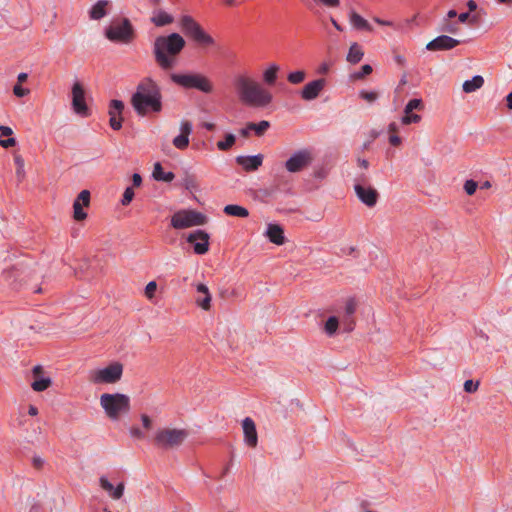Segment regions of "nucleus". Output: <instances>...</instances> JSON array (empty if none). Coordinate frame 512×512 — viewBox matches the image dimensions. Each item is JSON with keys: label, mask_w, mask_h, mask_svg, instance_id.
I'll return each mask as SVG.
<instances>
[{"label": "nucleus", "mask_w": 512, "mask_h": 512, "mask_svg": "<svg viewBox=\"0 0 512 512\" xmlns=\"http://www.w3.org/2000/svg\"><path fill=\"white\" fill-rule=\"evenodd\" d=\"M339 327V319L336 316H330L324 326V331L328 336H333Z\"/></svg>", "instance_id": "nucleus-35"}, {"label": "nucleus", "mask_w": 512, "mask_h": 512, "mask_svg": "<svg viewBox=\"0 0 512 512\" xmlns=\"http://www.w3.org/2000/svg\"><path fill=\"white\" fill-rule=\"evenodd\" d=\"M109 125L113 130H120L122 128V117L117 118L115 115H110Z\"/></svg>", "instance_id": "nucleus-50"}, {"label": "nucleus", "mask_w": 512, "mask_h": 512, "mask_svg": "<svg viewBox=\"0 0 512 512\" xmlns=\"http://www.w3.org/2000/svg\"><path fill=\"white\" fill-rule=\"evenodd\" d=\"M402 142V139L400 136L396 135V134H392L390 135L389 137V143L392 145V146H399Z\"/></svg>", "instance_id": "nucleus-59"}, {"label": "nucleus", "mask_w": 512, "mask_h": 512, "mask_svg": "<svg viewBox=\"0 0 512 512\" xmlns=\"http://www.w3.org/2000/svg\"><path fill=\"white\" fill-rule=\"evenodd\" d=\"M130 434L132 437L136 439H143L145 437L144 432L137 426H133L130 428Z\"/></svg>", "instance_id": "nucleus-56"}, {"label": "nucleus", "mask_w": 512, "mask_h": 512, "mask_svg": "<svg viewBox=\"0 0 512 512\" xmlns=\"http://www.w3.org/2000/svg\"><path fill=\"white\" fill-rule=\"evenodd\" d=\"M402 124L404 125H410L413 123H419L421 121V116L419 114L410 112L408 114L404 113V116L401 119Z\"/></svg>", "instance_id": "nucleus-43"}, {"label": "nucleus", "mask_w": 512, "mask_h": 512, "mask_svg": "<svg viewBox=\"0 0 512 512\" xmlns=\"http://www.w3.org/2000/svg\"><path fill=\"white\" fill-rule=\"evenodd\" d=\"M477 188L478 183L473 179L466 180L464 183V191L469 196L473 195L476 192Z\"/></svg>", "instance_id": "nucleus-45"}, {"label": "nucleus", "mask_w": 512, "mask_h": 512, "mask_svg": "<svg viewBox=\"0 0 512 512\" xmlns=\"http://www.w3.org/2000/svg\"><path fill=\"white\" fill-rule=\"evenodd\" d=\"M172 143L177 149L184 150L189 145V137L179 134L173 139Z\"/></svg>", "instance_id": "nucleus-41"}, {"label": "nucleus", "mask_w": 512, "mask_h": 512, "mask_svg": "<svg viewBox=\"0 0 512 512\" xmlns=\"http://www.w3.org/2000/svg\"><path fill=\"white\" fill-rule=\"evenodd\" d=\"M134 195H135V193H134L133 188L132 187H127L125 189L124 193H123V196H122V199H121V204L123 206L129 205L132 202V200L134 198Z\"/></svg>", "instance_id": "nucleus-44"}, {"label": "nucleus", "mask_w": 512, "mask_h": 512, "mask_svg": "<svg viewBox=\"0 0 512 512\" xmlns=\"http://www.w3.org/2000/svg\"><path fill=\"white\" fill-rule=\"evenodd\" d=\"M240 101L249 107L265 108L273 100L272 94L247 75H237L233 80Z\"/></svg>", "instance_id": "nucleus-2"}, {"label": "nucleus", "mask_w": 512, "mask_h": 512, "mask_svg": "<svg viewBox=\"0 0 512 512\" xmlns=\"http://www.w3.org/2000/svg\"><path fill=\"white\" fill-rule=\"evenodd\" d=\"M242 428L244 433V442L247 446L255 448L258 444V435L255 422L252 418L246 417L242 421Z\"/></svg>", "instance_id": "nucleus-19"}, {"label": "nucleus", "mask_w": 512, "mask_h": 512, "mask_svg": "<svg viewBox=\"0 0 512 512\" xmlns=\"http://www.w3.org/2000/svg\"><path fill=\"white\" fill-rule=\"evenodd\" d=\"M342 324H343V329L345 332L353 331V329L355 327V321H354L353 316L349 317V318H347V316H343Z\"/></svg>", "instance_id": "nucleus-49"}, {"label": "nucleus", "mask_w": 512, "mask_h": 512, "mask_svg": "<svg viewBox=\"0 0 512 512\" xmlns=\"http://www.w3.org/2000/svg\"><path fill=\"white\" fill-rule=\"evenodd\" d=\"M142 184V177L139 173H134L132 175V185L134 187H139Z\"/></svg>", "instance_id": "nucleus-62"}, {"label": "nucleus", "mask_w": 512, "mask_h": 512, "mask_svg": "<svg viewBox=\"0 0 512 512\" xmlns=\"http://www.w3.org/2000/svg\"><path fill=\"white\" fill-rule=\"evenodd\" d=\"M325 85L326 80L324 78H319L307 83L301 90L302 99L306 101L316 99L320 92L324 89Z\"/></svg>", "instance_id": "nucleus-17"}, {"label": "nucleus", "mask_w": 512, "mask_h": 512, "mask_svg": "<svg viewBox=\"0 0 512 512\" xmlns=\"http://www.w3.org/2000/svg\"><path fill=\"white\" fill-rule=\"evenodd\" d=\"M44 459H42L40 456H34L32 458V465L35 469H41L44 465Z\"/></svg>", "instance_id": "nucleus-57"}, {"label": "nucleus", "mask_w": 512, "mask_h": 512, "mask_svg": "<svg viewBox=\"0 0 512 512\" xmlns=\"http://www.w3.org/2000/svg\"><path fill=\"white\" fill-rule=\"evenodd\" d=\"M14 162L16 165V175L18 177L24 176V159L21 155H15L14 156Z\"/></svg>", "instance_id": "nucleus-46"}, {"label": "nucleus", "mask_w": 512, "mask_h": 512, "mask_svg": "<svg viewBox=\"0 0 512 512\" xmlns=\"http://www.w3.org/2000/svg\"><path fill=\"white\" fill-rule=\"evenodd\" d=\"M484 84V78L481 75H475L470 80H466L463 85V91L465 93H472L480 89Z\"/></svg>", "instance_id": "nucleus-31"}, {"label": "nucleus", "mask_w": 512, "mask_h": 512, "mask_svg": "<svg viewBox=\"0 0 512 512\" xmlns=\"http://www.w3.org/2000/svg\"><path fill=\"white\" fill-rule=\"evenodd\" d=\"M16 143V139L12 137H9L7 139H0V146L5 149L15 146Z\"/></svg>", "instance_id": "nucleus-55"}, {"label": "nucleus", "mask_w": 512, "mask_h": 512, "mask_svg": "<svg viewBox=\"0 0 512 512\" xmlns=\"http://www.w3.org/2000/svg\"><path fill=\"white\" fill-rule=\"evenodd\" d=\"M193 126L189 121H182L180 125V134L185 135L187 137L192 133Z\"/></svg>", "instance_id": "nucleus-51"}, {"label": "nucleus", "mask_w": 512, "mask_h": 512, "mask_svg": "<svg viewBox=\"0 0 512 512\" xmlns=\"http://www.w3.org/2000/svg\"><path fill=\"white\" fill-rule=\"evenodd\" d=\"M141 421H142V425L145 429H150L151 426H152V421L150 419V417L146 414H142L141 415Z\"/></svg>", "instance_id": "nucleus-58"}, {"label": "nucleus", "mask_w": 512, "mask_h": 512, "mask_svg": "<svg viewBox=\"0 0 512 512\" xmlns=\"http://www.w3.org/2000/svg\"><path fill=\"white\" fill-rule=\"evenodd\" d=\"M152 176L156 181H163V182H171L175 178L174 173L171 171L165 172L163 170L161 163H159V162L154 164Z\"/></svg>", "instance_id": "nucleus-28"}, {"label": "nucleus", "mask_w": 512, "mask_h": 512, "mask_svg": "<svg viewBox=\"0 0 512 512\" xmlns=\"http://www.w3.org/2000/svg\"><path fill=\"white\" fill-rule=\"evenodd\" d=\"M174 18L172 15L168 14L164 10H158L154 12V15L151 18V22L157 27H164L173 23Z\"/></svg>", "instance_id": "nucleus-26"}, {"label": "nucleus", "mask_w": 512, "mask_h": 512, "mask_svg": "<svg viewBox=\"0 0 512 512\" xmlns=\"http://www.w3.org/2000/svg\"><path fill=\"white\" fill-rule=\"evenodd\" d=\"M130 102L138 116L158 114L163 110L161 88L151 77H145L138 83Z\"/></svg>", "instance_id": "nucleus-1"}, {"label": "nucleus", "mask_w": 512, "mask_h": 512, "mask_svg": "<svg viewBox=\"0 0 512 512\" xmlns=\"http://www.w3.org/2000/svg\"><path fill=\"white\" fill-rule=\"evenodd\" d=\"M223 212L228 216L246 218L249 216V211L237 204H228L224 207Z\"/></svg>", "instance_id": "nucleus-30"}, {"label": "nucleus", "mask_w": 512, "mask_h": 512, "mask_svg": "<svg viewBox=\"0 0 512 512\" xmlns=\"http://www.w3.org/2000/svg\"><path fill=\"white\" fill-rule=\"evenodd\" d=\"M424 109V103L422 99L420 98H414L408 101V103L405 105L404 113L408 114L410 112H413L414 110H423Z\"/></svg>", "instance_id": "nucleus-37"}, {"label": "nucleus", "mask_w": 512, "mask_h": 512, "mask_svg": "<svg viewBox=\"0 0 512 512\" xmlns=\"http://www.w3.org/2000/svg\"><path fill=\"white\" fill-rule=\"evenodd\" d=\"M264 156L262 154L256 155H239L236 157L235 161L238 165H240L246 172H253L259 169L262 166Z\"/></svg>", "instance_id": "nucleus-18"}, {"label": "nucleus", "mask_w": 512, "mask_h": 512, "mask_svg": "<svg viewBox=\"0 0 512 512\" xmlns=\"http://www.w3.org/2000/svg\"><path fill=\"white\" fill-rule=\"evenodd\" d=\"M466 6L468 8V12L476 11L478 8V4L474 0H468Z\"/></svg>", "instance_id": "nucleus-64"}, {"label": "nucleus", "mask_w": 512, "mask_h": 512, "mask_svg": "<svg viewBox=\"0 0 512 512\" xmlns=\"http://www.w3.org/2000/svg\"><path fill=\"white\" fill-rule=\"evenodd\" d=\"M122 375L123 365L115 361L105 368L90 371L89 381L93 384H114L121 379Z\"/></svg>", "instance_id": "nucleus-10"}, {"label": "nucleus", "mask_w": 512, "mask_h": 512, "mask_svg": "<svg viewBox=\"0 0 512 512\" xmlns=\"http://www.w3.org/2000/svg\"><path fill=\"white\" fill-rule=\"evenodd\" d=\"M13 93L15 96L22 98L30 93V90L22 87L19 83L13 87Z\"/></svg>", "instance_id": "nucleus-53"}, {"label": "nucleus", "mask_w": 512, "mask_h": 512, "mask_svg": "<svg viewBox=\"0 0 512 512\" xmlns=\"http://www.w3.org/2000/svg\"><path fill=\"white\" fill-rule=\"evenodd\" d=\"M186 45L179 33L158 36L153 44L155 62L162 70H170L176 65V59Z\"/></svg>", "instance_id": "nucleus-3"}, {"label": "nucleus", "mask_w": 512, "mask_h": 512, "mask_svg": "<svg viewBox=\"0 0 512 512\" xmlns=\"http://www.w3.org/2000/svg\"><path fill=\"white\" fill-rule=\"evenodd\" d=\"M359 96H360V98L366 100L367 102L372 103L377 100L378 93L375 91L361 90L359 93Z\"/></svg>", "instance_id": "nucleus-47"}, {"label": "nucleus", "mask_w": 512, "mask_h": 512, "mask_svg": "<svg viewBox=\"0 0 512 512\" xmlns=\"http://www.w3.org/2000/svg\"><path fill=\"white\" fill-rule=\"evenodd\" d=\"M170 79L173 83L184 89H196L202 93L210 94L213 92V84L208 77L201 73H172Z\"/></svg>", "instance_id": "nucleus-6"}, {"label": "nucleus", "mask_w": 512, "mask_h": 512, "mask_svg": "<svg viewBox=\"0 0 512 512\" xmlns=\"http://www.w3.org/2000/svg\"><path fill=\"white\" fill-rule=\"evenodd\" d=\"M29 274L28 267L22 263L15 264L2 272L4 280L14 290H19L23 286Z\"/></svg>", "instance_id": "nucleus-11"}, {"label": "nucleus", "mask_w": 512, "mask_h": 512, "mask_svg": "<svg viewBox=\"0 0 512 512\" xmlns=\"http://www.w3.org/2000/svg\"><path fill=\"white\" fill-rule=\"evenodd\" d=\"M479 382H473V380H466L464 382V391L467 393H474L477 391Z\"/></svg>", "instance_id": "nucleus-52"}, {"label": "nucleus", "mask_w": 512, "mask_h": 512, "mask_svg": "<svg viewBox=\"0 0 512 512\" xmlns=\"http://www.w3.org/2000/svg\"><path fill=\"white\" fill-rule=\"evenodd\" d=\"M90 198H91L90 192L88 190H82L78 194V196L76 197L75 200L82 203L84 206L88 207L90 204Z\"/></svg>", "instance_id": "nucleus-48"}, {"label": "nucleus", "mask_w": 512, "mask_h": 512, "mask_svg": "<svg viewBox=\"0 0 512 512\" xmlns=\"http://www.w3.org/2000/svg\"><path fill=\"white\" fill-rule=\"evenodd\" d=\"M124 110V103L121 100L113 99L110 102L109 106V115H119L121 116L122 112Z\"/></svg>", "instance_id": "nucleus-39"}, {"label": "nucleus", "mask_w": 512, "mask_h": 512, "mask_svg": "<svg viewBox=\"0 0 512 512\" xmlns=\"http://www.w3.org/2000/svg\"><path fill=\"white\" fill-rule=\"evenodd\" d=\"M99 483L101 488L105 490L109 494V496L114 500L120 499L124 494V482H120L117 486L114 487L113 484L105 476H101L99 479Z\"/></svg>", "instance_id": "nucleus-20"}, {"label": "nucleus", "mask_w": 512, "mask_h": 512, "mask_svg": "<svg viewBox=\"0 0 512 512\" xmlns=\"http://www.w3.org/2000/svg\"><path fill=\"white\" fill-rule=\"evenodd\" d=\"M363 56L364 51L362 47L357 42H354L349 48L346 60L351 64H357L362 60Z\"/></svg>", "instance_id": "nucleus-27"}, {"label": "nucleus", "mask_w": 512, "mask_h": 512, "mask_svg": "<svg viewBox=\"0 0 512 512\" xmlns=\"http://www.w3.org/2000/svg\"><path fill=\"white\" fill-rule=\"evenodd\" d=\"M0 133L2 136L9 137L13 134V130L8 126L0 125Z\"/></svg>", "instance_id": "nucleus-63"}, {"label": "nucleus", "mask_w": 512, "mask_h": 512, "mask_svg": "<svg viewBox=\"0 0 512 512\" xmlns=\"http://www.w3.org/2000/svg\"><path fill=\"white\" fill-rule=\"evenodd\" d=\"M313 160L309 149H300L294 152L285 162L284 166L290 173H298L307 168Z\"/></svg>", "instance_id": "nucleus-12"}, {"label": "nucleus", "mask_w": 512, "mask_h": 512, "mask_svg": "<svg viewBox=\"0 0 512 512\" xmlns=\"http://www.w3.org/2000/svg\"><path fill=\"white\" fill-rule=\"evenodd\" d=\"M196 291L199 294H204V297H197L195 299L196 304L203 310L208 311L211 307V299H212L208 287L203 283H199L196 286Z\"/></svg>", "instance_id": "nucleus-23"}, {"label": "nucleus", "mask_w": 512, "mask_h": 512, "mask_svg": "<svg viewBox=\"0 0 512 512\" xmlns=\"http://www.w3.org/2000/svg\"><path fill=\"white\" fill-rule=\"evenodd\" d=\"M72 108L74 112L81 117H89L91 115L85 101V90L83 85L76 81L72 86Z\"/></svg>", "instance_id": "nucleus-13"}, {"label": "nucleus", "mask_w": 512, "mask_h": 512, "mask_svg": "<svg viewBox=\"0 0 512 512\" xmlns=\"http://www.w3.org/2000/svg\"><path fill=\"white\" fill-rule=\"evenodd\" d=\"M373 20H374L375 23H377L379 25L394 27V23L392 21L383 20V19H381L379 17H374Z\"/></svg>", "instance_id": "nucleus-61"}, {"label": "nucleus", "mask_w": 512, "mask_h": 512, "mask_svg": "<svg viewBox=\"0 0 512 512\" xmlns=\"http://www.w3.org/2000/svg\"><path fill=\"white\" fill-rule=\"evenodd\" d=\"M85 206L78 202L77 200H74V203H73V218L76 220V221H83L84 219L87 218V213L84 211V208Z\"/></svg>", "instance_id": "nucleus-36"}, {"label": "nucleus", "mask_w": 512, "mask_h": 512, "mask_svg": "<svg viewBox=\"0 0 512 512\" xmlns=\"http://www.w3.org/2000/svg\"><path fill=\"white\" fill-rule=\"evenodd\" d=\"M304 79H305V72L302 70L290 72L287 76V80L292 84H299V83L303 82Z\"/></svg>", "instance_id": "nucleus-42"}, {"label": "nucleus", "mask_w": 512, "mask_h": 512, "mask_svg": "<svg viewBox=\"0 0 512 512\" xmlns=\"http://www.w3.org/2000/svg\"><path fill=\"white\" fill-rule=\"evenodd\" d=\"M182 32L197 45L210 47L215 45L214 38L190 15H183L180 19Z\"/></svg>", "instance_id": "nucleus-5"}, {"label": "nucleus", "mask_w": 512, "mask_h": 512, "mask_svg": "<svg viewBox=\"0 0 512 512\" xmlns=\"http://www.w3.org/2000/svg\"><path fill=\"white\" fill-rule=\"evenodd\" d=\"M437 30L442 33L456 35L460 31L458 22L448 21V18H442Z\"/></svg>", "instance_id": "nucleus-29"}, {"label": "nucleus", "mask_w": 512, "mask_h": 512, "mask_svg": "<svg viewBox=\"0 0 512 512\" xmlns=\"http://www.w3.org/2000/svg\"><path fill=\"white\" fill-rule=\"evenodd\" d=\"M265 235L271 243L276 245L285 243L284 230L279 224L269 223Z\"/></svg>", "instance_id": "nucleus-22"}, {"label": "nucleus", "mask_w": 512, "mask_h": 512, "mask_svg": "<svg viewBox=\"0 0 512 512\" xmlns=\"http://www.w3.org/2000/svg\"><path fill=\"white\" fill-rule=\"evenodd\" d=\"M209 234L201 229L191 232L186 241L193 245V251L197 255H204L209 250Z\"/></svg>", "instance_id": "nucleus-15"}, {"label": "nucleus", "mask_w": 512, "mask_h": 512, "mask_svg": "<svg viewBox=\"0 0 512 512\" xmlns=\"http://www.w3.org/2000/svg\"><path fill=\"white\" fill-rule=\"evenodd\" d=\"M42 371L43 369L40 365H36L32 370L35 380L32 382L31 386L32 389L37 392L45 391L52 384V381L49 377H39Z\"/></svg>", "instance_id": "nucleus-21"}, {"label": "nucleus", "mask_w": 512, "mask_h": 512, "mask_svg": "<svg viewBox=\"0 0 512 512\" xmlns=\"http://www.w3.org/2000/svg\"><path fill=\"white\" fill-rule=\"evenodd\" d=\"M373 71V68L370 64H364L359 71L354 72L351 74V78L353 80H361L364 79L366 76L370 75Z\"/></svg>", "instance_id": "nucleus-38"}, {"label": "nucleus", "mask_w": 512, "mask_h": 512, "mask_svg": "<svg viewBox=\"0 0 512 512\" xmlns=\"http://www.w3.org/2000/svg\"><path fill=\"white\" fill-rule=\"evenodd\" d=\"M470 12H462L458 14V24L459 23H469Z\"/></svg>", "instance_id": "nucleus-60"}, {"label": "nucleus", "mask_w": 512, "mask_h": 512, "mask_svg": "<svg viewBox=\"0 0 512 512\" xmlns=\"http://www.w3.org/2000/svg\"><path fill=\"white\" fill-rule=\"evenodd\" d=\"M100 405L106 415L112 420L119 419L121 415L128 414L131 410L129 396L122 393L102 394L100 397Z\"/></svg>", "instance_id": "nucleus-4"}, {"label": "nucleus", "mask_w": 512, "mask_h": 512, "mask_svg": "<svg viewBox=\"0 0 512 512\" xmlns=\"http://www.w3.org/2000/svg\"><path fill=\"white\" fill-rule=\"evenodd\" d=\"M157 289V284L155 281H150L146 287H145V295L147 298L151 299L154 294H155V291Z\"/></svg>", "instance_id": "nucleus-54"}, {"label": "nucleus", "mask_w": 512, "mask_h": 512, "mask_svg": "<svg viewBox=\"0 0 512 512\" xmlns=\"http://www.w3.org/2000/svg\"><path fill=\"white\" fill-rule=\"evenodd\" d=\"M188 437V431L177 428L159 429L153 438L154 445L162 450H172L180 447Z\"/></svg>", "instance_id": "nucleus-7"}, {"label": "nucleus", "mask_w": 512, "mask_h": 512, "mask_svg": "<svg viewBox=\"0 0 512 512\" xmlns=\"http://www.w3.org/2000/svg\"><path fill=\"white\" fill-rule=\"evenodd\" d=\"M365 176L362 175L359 182L354 185L355 193L358 199L368 207H374L379 198V193L371 186H364Z\"/></svg>", "instance_id": "nucleus-14"}, {"label": "nucleus", "mask_w": 512, "mask_h": 512, "mask_svg": "<svg viewBox=\"0 0 512 512\" xmlns=\"http://www.w3.org/2000/svg\"><path fill=\"white\" fill-rule=\"evenodd\" d=\"M349 19L354 29L359 31L373 32V27L371 24L356 11L352 10L350 12Z\"/></svg>", "instance_id": "nucleus-24"}, {"label": "nucleus", "mask_w": 512, "mask_h": 512, "mask_svg": "<svg viewBox=\"0 0 512 512\" xmlns=\"http://www.w3.org/2000/svg\"><path fill=\"white\" fill-rule=\"evenodd\" d=\"M235 142L236 136L232 133H226L224 140L218 141L216 146L220 151H228L234 146Z\"/></svg>", "instance_id": "nucleus-33"}, {"label": "nucleus", "mask_w": 512, "mask_h": 512, "mask_svg": "<svg viewBox=\"0 0 512 512\" xmlns=\"http://www.w3.org/2000/svg\"><path fill=\"white\" fill-rule=\"evenodd\" d=\"M269 127L270 123L266 120H262L258 123L248 122V129H252V131H254L255 135L258 137L263 136Z\"/></svg>", "instance_id": "nucleus-34"}, {"label": "nucleus", "mask_w": 512, "mask_h": 512, "mask_svg": "<svg viewBox=\"0 0 512 512\" xmlns=\"http://www.w3.org/2000/svg\"><path fill=\"white\" fill-rule=\"evenodd\" d=\"M208 217L196 210H179L171 218V226L175 229H185L193 226L205 225Z\"/></svg>", "instance_id": "nucleus-9"}, {"label": "nucleus", "mask_w": 512, "mask_h": 512, "mask_svg": "<svg viewBox=\"0 0 512 512\" xmlns=\"http://www.w3.org/2000/svg\"><path fill=\"white\" fill-rule=\"evenodd\" d=\"M279 66L271 64L263 73V80L267 85H274L277 80Z\"/></svg>", "instance_id": "nucleus-32"}, {"label": "nucleus", "mask_w": 512, "mask_h": 512, "mask_svg": "<svg viewBox=\"0 0 512 512\" xmlns=\"http://www.w3.org/2000/svg\"><path fill=\"white\" fill-rule=\"evenodd\" d=\"M356 309H357V302H356L355 298H353V297L348 298L345 303L343 316H347V318L352 317L354 315V313L356 312Z\"/></svg>", "instance_id": "nucleus-40"}, {"label": "nucleus", "mask_w": 512, "mask_h": 512, "mask_svg": "<svg viewBox=\"0 0 512 512\" xmlns=\"http://www.w3.org/2000/svg\"><path fill=\"white\" fill-rule=\"evenodd\" d=\"M108 0H98L89 10V17L93 20H100L107 14Z\"/></svg>", "instance_id": "nucleus-25"}, {"label": "nucleus", "mask_w": 512, "mask_h": 512, "mask_svg": "<svg viewBox=\"0 0 512 512\" xmlns=\"http://www.w3.org/2000/svg\"><path fill=\"white\" fill-rule=\"evenodd\" d=\"M461 43V40L455 39L446 34H441L428 42L426 49L428 51H448L454 49Z\"/></svg>", "instance_id": "nucleus-16"}, {"label": "nucleus", "mask_w": 512, "mask_h": 512, "mask_svg": "<svg viewBox=\"0 0 512 512\" xmlns=\"http://www.w3.org/2000/svg\"><path fill=\"white\" fill-rule=\"evenodd\" d=\"M105 37L117 44H129L135 38V30L128 18H122L120 21H112L105 28Z\"/></svg>", "instance_id": "nucleus-8"}]
</instances>
